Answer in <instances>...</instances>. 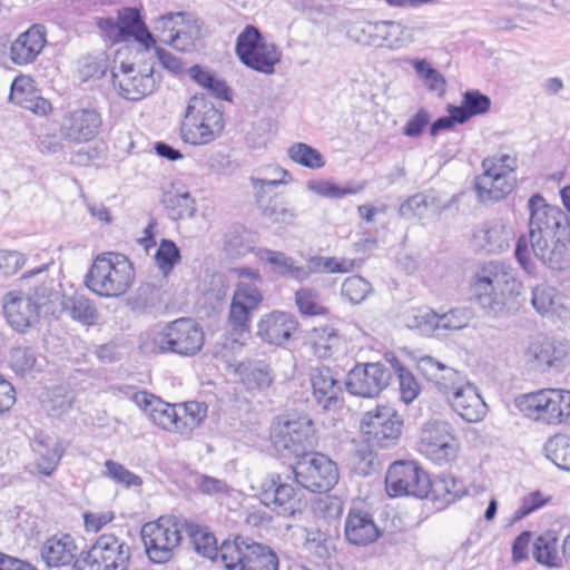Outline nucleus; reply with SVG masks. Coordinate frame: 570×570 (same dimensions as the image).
<instances>
[{"mask_svg":"<svg viewBox=\"0 0 570 570\" xmlns=\"http://www.w3.org/2000/svg\"><path fill=\"white\" fill-rule=\"evenodd\" d=\"M129 559L128 546L112 534H102L89 550L79 553L73 570H126Z\"/></svg>","mask_w":570,"mask_h":570,"instance_id":"obj_11","label":"nucleus"},{"mask_svg":"<svg viewBox=\"0 0 570 570\" xmlns=\"http://www.w3.org/2000/svg\"><path fill=\"white\" fill-rule=\"evenodd\" d=\"M515 405L527 416L544 421L548 424H570V391L539 390L518 396Z\"/></svg>","mask_w":570,"mask_h":570,"instance_id":"obj_8","label":"nucleus"},{"mask_svg":"<svg viewBox=\"0 0 570 570\" xmlns=\"http://www.w3.org/2000/svg\"><path fill=\"white\" fill-rule=\"evenodd\" d=\"M39 454L36 466L38 472L42 475L50 476L57 469L63 453L65 446L60 441H57L52 449L49 450H36Z\"/></svg>","mask_w":570,"mask_h":570,"instance_id":"obj_60","label":"nucleus"},{"mask_svg":"<svg viewBox=\"0 0 570 570\" xmlns=\"http://www.w3.org/2000/svg\"><path fill=\"white\" fill-rule=\"evenodd\" d=\"M473 243L487 254L501 253L509 247V233L501 224H484L474 233Z\"/></svg>","mask_w":570,"mask_h":570,"instance_id":"obj_38","label":"nucleus"},{"mask_svg":"<svg viewBox=\"0 0 570 570\" xmlns=\"http://www.w3.org/2000/svg\"><path fill=\"white\" fill-rule=\"evenodd\" d=\"M39 309L22 292H9L3 299V313L8 324L17 332H24L38 321Z\"/></svg>","mask_w":570,"mask_h":570,"instance_id":"obj_26","label":"nucleus"},{"mask_svg":"<svg viewBox=\"0 0 570 570\" xmlns=\"http://www.w3.org/2000/svg\"><path fill=\"white\" fill-rule=\"evenodd\" d=\"M412 67L419 77L423 80L429 90L439 91L440 94L445 91V78L440 71L433 68L426 59L412 60Z\"/></svg>","mask_w":570,"mask_h":570,"instance_id":"obj_54","label":"nucleus"},{"mask_svg":"<svg viewBox=\"0 0 570 570\" xmlns=\"http://www.w3.org/2000/svg\"><path fill=\"white\" fill-rule=\"evenodd\" d=\"M75 401L76 393L72 389L57 385L46 392L41 404L49 417L60 419L71 411Z\"/></svg>","mask_w":570,"mask_h":570,"instance_id":"obj_40","label":"nucleus"},{"mask_svg":"<svg viewBox=\"0 0 570 570\" xmlns=\"http://www.w3.org/2000/svg\"><path fill=\"white\" fill-rule=\"evenodd\" d=\"M262 285L237 282L229 306L228 323L237 335L249 333L252 316L258 309L264 296Z\"/></svg>","mask_w":570,"mask_h":570,"instance_id":"obj_17","label":"nucleus"},{"mask_svg":"<svg viewBox=\"0 0 570 570\" xmlns=\"http://www.w3.org/2000/svg\"><path fill=\"white\" fill-rule=\"evenodd\" d=\"M295 304L303 315H325L327 308L320 304V294L311 287H302L295 292Z\"/></svg>","mask_w":570,"mask_h":570,"instance_id":"obj_56","label":"nucleus"},{"mask_svg":"<svg viewBox=\"0 0 570 570\" xmlns=\"http://www.w3.org/2000/svg\"><path fill=\"white\" fill-rule=\"evenodd\" d=\"M108 69V60L104 55H88L78 61V73L81 81L101 78Z\"/></svg>","mask_w":570,"mask_h":570,"instance_id":"obj_59","label":"nucleus"},{"mask_svg":"<svg viewBox=\"0 0 570 570\" xmlns=\"http://www.w3.org/2000/svg\"><path fill=\"white\" fill-rule=\"evenodd\" d=\"M307 187L315 194L332 199H340L346 195H354L361 190V188L341 187L330 180H309L307 183Z\"/></svg>","mask_w":570,"mask_h":570,"instance_id":"obj_61","label":"nucleus"},{"mask_svg":"<svg viewBox=\"0 0 570 570\" xmlns=\"http://www.w3.org/2000/svg\"><path fill=\"white\" fill-rule=\"evenodd\" d=\"M556 296L557 289L554 287L538 285L532 289V306L539 314L546 315L552 309Z\"/></svg>","mask_w":570,"mask_h":570,"instance_id":"obj_64","label":"nucleus"},{"mask_svg":"<svg viewBox=\"0 0 570 570\" xmlns=\"http://www.w3.org/2000/svg\"><path fill=\"white\" fill-rule=\"evenodd\" d=\"M405 325L421 335L439 332V313L429 306L413 307L404 315Z\"/></svg>","mask_w":570,"mask_h":570,"instance_id":"obj_42","label":"nucleus"},{"mask_svg":"<svg viewBox=\"0 0 570 570\" xmlns=\"http://www.w3.org/2000/svg\"><path fill=\"white\" fill-rule=\"evenodd\" d=\"M220 560L226 570H279V560L274 550L239 537L233 543H222Z\"/></svg>","mask_w":570,"mask_h":570,"instance_id":"obj_9","label":"nucleus"},{"mask_svg":"<svg viewBox=\"0 0 570 570\" xmlns=\"http://www.w3.org/2000/svg\"><path fill=\"white\" fill-rule=\"evenodd\" d=\"M532 556L538 563L551 568L560 567L556 535L550 532L539 535L532 544Z\"/></svg>","mask_w":570,"mask_h":570,"instance_id":"obj_45","label":"nucleus"},{"mask_svg":"<svg viewBox=\"0 0 570 570\" xmlns=\"http://www.w3.org/2000/svg\"><path fill=\"white\" fill-rule=\"evenodd\" d=\"M338 372L328 366L312 367L308 374L312 397L325 411L336 407L342 393Z\"/></svg>","mask_w":570,"mask_h":570,"instance_id":"obj_21","label":"nucleus"},{"mask_svg":"<svg viewBox=\"0 0 570 570\" xmlns=\"http://www.w3.org/2000/svg\"><path fill=\"white\" fill-rule=\"evenodd\" d=\"M385 487L390 497H429L431 479L415 461H396L392 463L385 476Z\"/></svg>","mask_w":570,"mask_h":570,"instance_id":"obj_13","label":"nucleus"},{"mask_svg":"<svg viewBox=\"0 0 570 570\" xmlns=\"http://www.w3.org/2000/svg\"><path fill=\"white\" fill-rule=\"evenodd\" d=\"M458 442L445 421H430L424 424L420 435V451L436 464L453 461L458 453Z\"/></svg>","mask_w":570,"mask_h":570,"instance_id":"obj_15","label":"nucleus"},{"mask_svg":"<svg viewBox=\"0 0 570 570\" xmlns=\"http://www.w3.org/2000/svg\"><path fill=\"white\" fill-rule=\"evenodd\" d=\"M183 531L199 556L213 561L220 558L217 539L208 527L187 520L178 524L170 518L160 517L157 521L145 522V553L150 562H168L173 557V549L181 540Z\"/></svg>","mask_w":570,"mask_h":570,"instance_id":"obj_1","label":"nucleus"},{"mask_svg":"<svg viewBox=\"0 0 570 570\" xmlns=\"http://www.w3.org/2000/svg\"><path fill=\"white\" fill-rule=\"evenodd\" d=\"M175 33L161 37L160 42L168 43L177 50L189 52L196 48L204 37V22L200 19L190 18L188 13L184 20H179Z\"/></svg>","mask_w":570,"mask_h":570,"instance_id":"obj_33","label":"nucleus"},{"mask_svg":"<svg viewBox=\"0 0 570 570\" xmlns=\"http://www.w3.org/2000/svg\"><path fill=\"white\" fill-rule=\"evenodd\" d=\"M265 507L277 515L289 518L301 511V499L297 497L296 489L286 481L285 484L281 487L277 499H272Z\"/></svg>","mask_w":570,"mask_h":570,"instance_id":"obj_46","label":"nucleus"},{"mask_svg":"<svg viewBox=\"0 0 570 570\" xmlns=\"http://www.w3.org/2000/svg\"><path fill=\"white\" fill-rule=\"evenodd\" d=\"M10 362L12 370L20 375L41 371V366L38 364L37 353L30 346H17L12 348Z\"/></svg>","mask_w":570,"mask_h":570,"instance_id":"obj_50","label":"nucleus"},{"mask_svg":"<svg viewBox=\"0 0 570 570\" xmlns=\"http://www.w3.org/2000/svg\"><path fill=\"white\" fill-rule=\"evenodd\" d=\"M242 381L248 390L263 391L271 386L274 375L265 361H250L239 365Z\"/></svg>","mask_w":570,"mask_h":570,"instance_id":"obj_41","label":"nucleus"},{"mask_svg":"<svg viewBox=\"0 0 570 570\" xmlns=\"http://www.w3.org/2000/svg\"><path fill=\"white\" fill-rule=\"evenodd\" d=\"M258 261L271 266V273L277 278H288L303 283L306 281V272L304 266L299 265L295 258L282 250H273L261 247L255 250Z\"/></svg>","mask_w":570,"mask_h":570,"instance_id":"obj_28","label":"nucleus"},{"mask_svg":"<svg viewBox=\"0 0 570 570\" xmlns=\"http://www.w3.org/2000/svg\"><path fill=\"white\" fill-rule=\"evenodd\" d=\"M104 466L105 471L102 472V475L117 484L125 488L139 487L142 484V479L139 475L132 473L117 461L110 459L106 460Z\"/></svg>","mask_w":570,"mask_h":570,"instance_id":"obj_57","label":"nucleus"},{"mask_svg":"<svg viewBox=\"0 0 570 570\" xmlns=\"http://www.w3.org/2000/svg\"><path fill=\"white\" fill-rule=\"evenodd\" d=\"M47 43V32L42 24H32L10 46V59L14 65L31 63L40 55Z\"/></svg>","mask_w":570,"mask_h":570,"instance_id":"obj_25","label":"nucleus"},{"mask_svg":"<svg viewBox=\"0 0 570 570\" xmlns=\"http://www.w3.org/2000/svg\"><path fill=\"white\" fill-rule=\"evenodd\" d=\"M257 234L243 225L230 226L224 235V250L232 258H240L248 253H254L256 247Z\"/></svg>","mask_w":570,"mask_h":570,"instance_id":"obj_35","label":"nucleus"},{"mask_svg":"<svg viewBox=\"0 0 570 570\" xmlns=\"http://www.w3.org/2000/svg\"><path fill=\"white\" fill-rule=\"evenodd\" d=\"M235 53L244 66L264 75H273L282 59L277 46L266 41L259 29L253 24H247L237 36Z\"/></svg>","mask_w":570,"mask_h":570,"instance_id":"obj_6","label":"nucleus"},{"mask_svg":"<svg viewBox=\"0 0 570 570\" xmlns=\"http://www.w3.org/2000/svg\"><path fill=\"white\" fill-rule=\"evenodd\" d=\"M470 320V309L451 308L446 313L439 314V332L462 330L468 326Z\"/></svg>","mask_w":570,"mask_h":570,"instance_id":"obj_62","label":"nucleus"},{"mask_svg":"<svg viewBox=\"0 0 570 570\" xmlns=\"http://www.w3.org/2000/svg\"><path fill=\"white\" fill-rule=\"evenodd\" d=\"M42 561L49 568H60L75 563L77 560V546L70 534L52 535L41 546Z\"/></svg>","mask_w":570,"mask_h":570,"instance_id":"obj_29","label":"nucleus"},{"mask_svg":"<svg viewBox=\"0 0 570 570\" xmlns=\"http://www.w3.org/2000/svg\"><path fill=\"white\" fill-rule=\"evenodd\" d=\"M414 41V28L403 24L401 21L389 20L385 47L391 50H400L409 47Z\"/></svg>","mask_w":570,"mask_h":570,"instance_id":"obj_53","label":"nucleus"},{"mask_svg":"<svg viewBox=\"0 0 570 570\" xmlns=\"http://www.w3.org/2000/svg\"><path fill=\"white\" fill-rule=\"evenodd\" d=\"M521 287L513 268L499 261L484 263L476 271L472 283L478 304L493 317H505L519 309Z\"/></svg>","mask_w":570,"mask_h":570,"instance_id":"obj_2","label":"nucleus"},{"mask_svg":"<svg viewBox=\"0 0 570 570\" xmlns=\"http://www.w3.org/2000/svg\"><path fill=\"white\" fill-rule=\"evenodd\" d=\"M344 534L351 544L362 547L375 542L382 535V530L368 511L354 507L345 518Z\"/></svg>","mask_w":570,"mask_h":570,"instance_id":"obj_24","label":"nucleus"},{"mask_svg":"<svg viewBox=\"0 0 570 570\" xmlns=\"http://www.w3.org/2000/svg\"><path fill=\"white\" fill-rule=\"evenodd\" d=\"M97 24L111 43L132 38L142 45V16L137 8H122L118 10L116 20L111 17L99 18Z\"/></svg>","mask_w":570,"mask_h":570,"instance_id":"obj_20","label":"nucleus"},{"mask_svg":"<svg viewBox=\"0 0 570 570\" xmlns=\"http://www.w3.org/2000/svg\"><path fill=\"white\" fill-rule=\"evenodd\" d=\"M530 254L551 271L563 272L570 268V228H561L553 236H539L529 242Z\"/></svg>","mask_w":570,"mask_h":570,"instance_id":"obj_19","label":"nucleus"},{"mask_svg":"<svg viewBox=\"0 0 570 570\" xmlns=\"http://www.w3.org/2000/svg\"><path fill=\"white\" fill-rule=\"evenodd\" d=\"M513 189V183L505 175L491 177L490 174H482L475 178L474 190L480 200H501Z\"/></svg>","mask_w":570,"mask_h":570,"instance_id":"obj_39","label":"nucleus"},{"mask_svg":"<svg viewBox=\"0 0 570 570\" xmlns=\"http://www.w3.org/2000/svg\"><path fill=\"white\" fill-rule=\"evenodd\" d=\"M273 446L283 456L304 458L316 444L314 422L307 416H298L278 422L272 429Z\"/></svg>","mask_w":570,"mask_h":570,"instance_id":"obj_10","label":"nucleus"},{"mask_svg":"<svg viewBox=\"0 0 570 570\" xmlns=\"http://www.w3.org/2000/svg\"><path fill=\"white\" fill-rule=\"evenodd\" d=\"M432 383L448 400L453 396V392H458L465 384L464 376L446 365H443Z\"/></svg>","mask_w":570,"mask_h":570,"instance_id":"obj_55","label":"nucleus"},{"mask_svg":"<svg viewBox=\"0 0 570 570\" xmlns=\"http://www.w3.org/2000/svg\"><path fill=\"white\" fill-rule=\"evenodd\" d=\"M304 549L318 561L328 560L336 551V542L340 538L337 529L311 527L304 530Z\"/></svg>","mask_w":570,"mask_h":570,"instance_id":"obj_32","label":"nucleus"},{"mask_svg":"<svg viewBox=\"0 0 570 570\" xmlns=\"http://www.w3.org/2000/svg\"><path fill=\"white\" fill-rule=\"evenodd\" d=\"M101 117L94 109H77L65 116L61 135L71 142H86L96 137Z\"/></svg>","mask_w":570,"mask_h":570,"instance_id":"obj_22","label":"nucleus"},{"mask_svg":"<svg viewBox=\"0 0 570 570\" xmlns=\"http://www.w3.org/2000/svg\"><path fill=\"white\" fill-rule=\"evenodd\" d=\"M468 493L466 487L461 479L449 473H441L431 480L429 497L435 510H444Z\"/></svg>","mask_w":570,"mask_h":570,"instance_id":"obj_30","label":"nucleus"},{"mask_svg":"<svg viewBox=\"0 0 570 570\" xmlns=\"http://www.w3.org/2000/svg\"><path fill=\"white\" fill-rule=\"evenodd\" d=\"M254 196L262 215L273 223L289 224L294 219V214L289 210L275 190L281 185H285L283 178L276 177H249Z\"/></svg>","mask_w":570,"mask_h":570,"instance_id":"obj_18","label":"nucleus"},{"mask_svg":"<svg viewBox=\"0 0 570 570\" xmlns=\"http://www.w3.org/2000/svg\"><path fill=\"white\" fill-rule=\"evenodd\" d=\"M392 377L391 368L383 363L356 364L347 373L344 385L352 395L375 397L389 386Z\"/></svg>","mask_w":570,"mask_h":570,"instance_id":"obj_16","label":"nucleus"},{"mask_svg":"<svg viewBox=\"0 0 570 570\" xmlns=\"http://www.w3.org/2000/svg\"><path fill=\"white\" fill-rule=\"evenodd\" d=\"M435 207V198L430 197L423 193L415 194L409 197L399 208V214L405 219L423 218L428 215L429 210Z\"/></svg>","mask_w":570,"mask_h":570,"instance_id":"obj_51","label":"nucleus"},{"mask_svg":"<svg viewBox=\"0 0 570 570\" xmlns=\"http://www.w3.org/2000/svg\"><path fill=\"white\" fill-rule=\"evenodd\" d=\"M529 235H521L515 244L514 256L524 272L533 274L535 264L530 258L529 242L539 236H553L561 228L570 229V220L567 213L560 207L547 203L540 193L533 194L528 200Z\"/></svg>","mask_w":570,"mask_h":570,"instance_id":"obj_3","label":"nucleus"},{"mask_svg":"<svg viewBox=\"0 0 570 570\" xmlns=\"http://www.w3.org/2000/svg\"><path fill=\"white\" fill-rule=\"evenodd\" d=\"M178 404H169L145 391V416L155 425L178 433Z\"/></svg>","mask_w":570,"mask_h":570,"instance_id":"obj_34","label":"nucleus"},{"mask_svg":"<svg viewBox=\"0 0 570 570\" xmlns=\"http://www.w3.org/2000/svg\"><path fill=\"white\" fill-rule=\"evenodd\" d=\"M178 433L189 435L207 416V404L188 401L178 404Z\"/></svg>","mask_w":570,"mask_h":570,"instance_id":"obj_43","label":"nucleus"},{"mask_svg":"<svg viewBox=\"0 0 570 570\" xmlns=\"http://www.w3.org/2000/svg\"><path fill=\"white\" fill-rule=\"evenodd\" d=\"M204 341L203 327L190 317L169 322L153 335L154 350L183 356L196 355L202 350Z\"/></svg>","mask_w":570,"mask_h":570,"instance_id":"obj_7","label":"nucleus"},{"mask_svg":"<svg viewBox=\"0 0 570 570\" xmlns=\"http://www.w3.org/2000/svg\"><path fill=\"white\" fill-rule=\"evenodd\" d=\"M371 291V283L358 275L347 277L341 287L342 297L352 304L362 303Z\"/></svg>","mask_w":570,"mask_h":570,"instance_id":"obj_58","label":"nucleus"},{"mask_svg":"<svg viewBox=\"0 0 570 570\" xmlns=\"http://www.w3.org/2000/svg\"><path fill=\"white\" fill-rule=\"evenodd\" d=\"M293 474L297 484L315 493L332 490L340 479L336 462L320 452H313L302 458L293 466Z\"/></svg>","mask_w":570,"mask_h":570,"instance_id":"obj_12","label":"nucleus"},{"mask_svg":"<svg viewBox=\"0 0 570 570\" xmlns=\"http://www.w3.org/2000/svg\"><path fill=\"white\" fill-rule=\"evenodd\" d=\"M135 271L128 257L108 252L98 255L85 276L86 286L101 297H118L132 285Z\"/></svg>","mask_w":570,"mask_h":570,"instance_id":"obj_4","label":"nucleus"},{"mask_svg":"<svg viewBox=\"0 0 570 570\" xmlns=\"http://www.w3.org/2000/svg\"><path fill=\"white\" fill-rule=\"evenodd\" d=\"M527 355L537 368L547 371L552 367H560L567 356V348L563 345L557 346L548 340L535 341L529 345Z\"/></svg>","mask_w":570,"mask_h":570,"instance_id":"obj_36","label":"nucleus"},{"mask_svg":"<svg viewBox=\"0 0 570 570\" xmlns=\"http://www.w3.org/2000/svg\"><path fill=\"white\" fill-rule=\"evenodd\" d=\"M297 321L287 312L273 311L264 314L257 324V335L271 345L282 346L297 330Z\"/></svg>","mask_w":570,"mask_h":570,"instance_id":"obj_23","label":"nucleus"},{"mask_svg":"<svg viewBox=\"0 0 570 570\" xmlns=\"http://www.w3.org/2000/svg\"><path fill=\"white\" fill-rule=\"evenodd\" d=\"M360 428L368 443L389 449L401 436L403 419L390 406H377L375 411L364 414Z\"/></svg>","mask_w":570,"mask_h":570,"instance_id":"obj_14","label":"nucleus"},{"mask_svg":"<svg viewBox=\"0 0 570 570\" xmlns=\"http://www.w3.org/2000/svg\"><path fill=\"white\" fill-rule=\"evenodd\" d=\"M224 129V118L205 95L190 98L180 125V138L194 146L214 141Z\"/></svg>","mask_w":570,"mask_h":570,"instance_id":"obj_5","label":"nucleus"},{"mask_svg":"<svg viewBox=\"0 0 570 570\" xmlns=\"http://www.w3.org/2000/svg\"><path fill=\"white\" fill-rule=\"evenodd\" d=\"M491 108V99L479 90H468L462 96L460 106H456L461 119L468 122L472 117L484 115Z\"/></svg>","mask_w":570,"mask_h":570,"instance_id":"obj_47","label":"nucleus"},{"mask_svg":"<svg viewBox=\"0 0 570 570\" xmlns=\"http://www.w3.org/2000/svg\"><path fill=\"white\" fill-rule=\"evenodd\" d=\"M288 157L303 167L320 169L324 167L323 155L314 147L305 142H295L288 148Z\"/></svg>","mask_w":570,"mask_h":570,"instance_id":"obj_48","label":"nucleus"},{"mask_svg":"<svg viewBox=\"0 0 570 570\" xmlns=\"http://www.w3.org/2000/svg\"><path fill=\"white\" fill-rule=\"evenodd\" d=\"M114 85H118L119 94L127 100L139 101L142 99V76L136 75L118 79V75L112 71Z\"/></svg>","mask_w":570,"mask_h":570,"instance_id":"obj_63","label":"nucleus"},{"mask_svg":"<svg viewBox=\"0 0 570 570\" xmlns=\"http://www.w3.org/2000/svg\"><path fill=\"white\" fill-rule=\"evenodd\" d=\"M61 309L73 321L86 326L95 325L99 318V312L95 303L86 295L79 293L63 295Z\"/></svg>","mask_w":570,"mask_h":570,"instance_id":"obj_37","label":"nucleus"},{"mask_svg":"<svg viewBox=\"0 0 570 570\" xmlns=\"http://www.w3.org/2000/svg\"><path fill=\"white\" fill-rule=\"evenodd\" d=\"M47 271L48 265H43L24 273L22 276V282L28 287L23 295L30 298L39 311L58 297L55 279L48 276Z\"/></svg>","mask_w":570,"mask_h":570,"instance_id":"obj_27","label":"nucleus"},{"mask_svg":"<svg viewBox=\"0 0 570 570\" xmlns=\"http://www.w3.org/2000/svg\"><path fill=\"white\" fill-rule=\"evenodd\" d=\"M157 40L153 32L148 29L147 24L145 23V52L149 51L150 49H155L156 57L161 65L163 68L167 69L168 71L179 75L184 71V63L181 59L174 56L171 52L167 51L166 49L161 47H157Z\"/></svg>","mask_w":570,"mask_h":570,"instance_id":"obj_49","label":"nucleus"},{"mask_svg":"<svg viewBox=\"0 0 570 570\" xmlns=\"http://www.w3.org/2000/svg\"><path fill=\"white\" fill-rule=\"evenodd\" d=\"M154 263L164 278H167L181 261V253L177 244L163 238L154 254Z\"/></svg>","mask_w":570,"mask_h":570,"instance_id":"obj_44","label":"nucleus"},{"mask_svg":"<svg viewBox=\"0 0 570 570\" xmlns=\"http://www.w3.org/2000/svg\"><path fill=\"white\" fill-rule=\"evenodd\" d=\"M452 409L466 422H479L487 414V404L478 394L476 389L465 383L449 400Z\"/></svg>","mask_w":570,"mask_h":570,"instance_id":"obj_31","label":"nucleus"},{"mask_svg":"<svg viewBox=\"0 0 570 570\" xmlns=\"http://www.w3.org/2000/svg\"><path fill=\"white\" fill-rule=\"evenodd\" d=\"M544 450L547 458L558 468L570 471V440L567 436H553L547 442Z\"/></svg>","mask_w":570,"mask_h":570,"instance_id":"obj_52","label":"nucleus"}]
</instances>
